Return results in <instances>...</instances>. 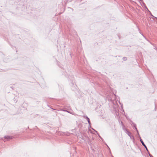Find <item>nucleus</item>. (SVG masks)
<instances>
[{
	"label": "nucleus",
	"instance_id": "f03ea898",
	"mask_svg": "<svg viewBox=\"0 0 157 157\" xmlns=\"http://www.w3.org/2000/svg\"><path fill=\"white\" fill-rule=\"evenodd\" d=\"M88 121L89 123H90V120H89V119L88 118Z\"/></svg>",
	"mask_w": 157,
	"mask_h": 157
},
{
	"label": "nucleus",
	"instance_id": "f257e3e1",
	"mask_svg": "<svg viewBox=\"0 0 157 157\" xmlns=\"http://www.w3.org/2000/svg\"><path fill=\"white\" fill-rule=\"evenodd\" d=\"M141 143H142V144H143L144 146L145 147H146V146H145V144H144V142H143V141H141Z\"/></svg>",
	"mask_w": 157,
	"mask_h": 157
},
{
	"label": "nucleus",
	"instance_id": "7ed1b4c3",
	"mask_svg": "<svg viewBox=\"0 0 157 157\" xmlns=\"http://www.w3.org/2000/svg\"><path fill=\"white\" fill-rule=\"evenodd\" d=\"M128 135H129V136H130V135H129V133H128Z\"/></svg>",
	"mask_w": 157,
	"mask_h": 157
}]
</instances>
